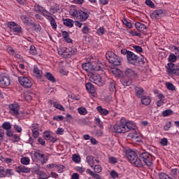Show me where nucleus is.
I'll return each instance as SVG.
<instances>
[{"mask_svg":"<svg viewBox=\"0 0 179 179\" xmlns=\"http://www.w3.org/2000/svg\"><path fill=\"white\" fill-rule=\"evenodd\" d=\"M126 157L135 167H143V164L139 157H138V151L136 152L131 149L126 150Z\"/></svg>","mask_w":179,"mask_h":179,"instance_id":"f257e3e1","label":"nucleus"},{"mask_svg":"<svg viewBox=\"0 0 179 179\" xmlns=\"http://www.w3.org/2000/svg\"><path fill=\"white\" fill-rule=\"evenodd\" d=\"M70 15L73 16V17H76L77 20H80V22H86L90 16L89 13L76 8L70 10Z\"/></svg>","mask_w":179,"mask_h":179,"instance_id":"f03ea898","label":"nucleus"},{"mask_svg":"<svg viewBox=\"0 0 179 179\" xmlns=\"http://www.w3.org/2000/svg\"><path fill=\"white\" fill-rule=\"evenodd\" d=\"M137 155H138L140 159L148 167H150V166L153 164V156H152L150 153L146 152L145 150H137Z\"/></svg>","mask_w":179,"mask_h":179,"instance_id":"7ed1b4c3","label":"nucleus"},{"mask_svg":"<svg viewBox=\"0 0 179 179\" xmlns=\"http://www.w3.org/2000/svg\"><path fill=\"white\" fill-rule=\"evenodd\" d=\"M9 113L11 115L17 117L19 120H23L24 118V113L23 112H19L20 106L17 103H11L8 106Z\"/></svg>","mask_w":179,"mask_h":179,"instance_id":"20e7f679","label":"nucleus"},{"mask_svg":"<svg viewBox=\"0 0 179 179\" xmlns=\"http://www.w3.org/2000/svg\"><path fill=\"white\" fill-rule=\"evenodd\" d=\"M106 59L110 62V64H113V65H115V66H118L119 65H121V60L120 59V57L117 56L114 52L113 51H108L106 52Z\"/></svg>","mask_w":179,"mask_h":179,"instance_id":"39448f33","label":"nucleus"},{"mask_svg":"<svg viewBox=\"0 0 179 179\" xmlns=\"http://www.w3.org/2000/svg\"><path fill=\"white\" fill-rule=\"evenodd\" d=\"M18 82L20 85L26 87L27 89H30L31 86H33V83H31V80L29 79V78L26 76H21L18 78Z\"/></svg>","mask_w":179,"mask_h":179,"instance_id":"423d86ee","label":"nucleus"},{"mask_svg":"<svg viewBox=\"0 0 179 179\" xmlns=\"http://www.w3.org/2000/svg\"><path fill=\"white\" fill-rule=\"evenodd\" d=\"M124 124V120H120V123L113 126V132H115V134H125V126Z\"/></svg>","mask_w":179,"mask_h":179,"instance_id":"0eeeda50","label":"nucleus"},{"mask_svg":"<svg viewBox=\"0 0 179 179\" xmlns=\"http://www.w3.org/2000/svg\"><path fill=\"white\" fill-rule=\"evenodd\" d=\"M7 26L8 27H9L10 30H12V31H14L15 33H17L18 34H22V27L16 24V22H8Z\"/></svg>","mask_w":179,"mask_h":179,"instance_id":"6e6552de","label":"nucleus"},{"mask_svg":"<svg viewBox=\"0 0 179 179\" xmlns=\"http://www.w3.org/2000/svg\"><path fill=\"white\" fill-rule=\"evenodd\" d=\"M90 80L98 86H103V80L99 74H92L90 77Z\"/></svg>","mask_w":179,"mask_h":179,"instance_id":"1a4fd4ad","label":"nucleus"},{"mask_svg":"<svg viewBox=\"0 0 179 179\" xmlns=\"http://www.w3.org/2000/svg\"><path fill=\"white\" fill-rule=\"evenodd\" d=\"M167 12L166 10L164 9H158L152 11V13L150 15L151 19L156 20V19H158L162 15H166Z\"/></svg>","mask_w":179,"mask_h":179,"instance_id":"9d476101","label":"nucleus"},{"mask_svg":"<svg viewBox=\"0 0 179 179\" xmlns=\"http://www.w3.org/2000/svg\"><path fill=\"white\" fill-rule=\"evenodd\" d=\"M138 55H135L131 51H128L127 59L129 64H131V65H135V63L136 62V61H138Z\"/></svg>","mask_w":179,"mask_h":179,"instance_id":"9b49d317","label":"nucleus"},{"mask_svg":"<svg viewBox=\"0 0 179 179\" xmlns=\"http://www.w3.org/2000/svg\"><path fill=\"white\" fill-rule=\"evenodd\" d=\"M0 85L3 87L9 86L10 85V78H9V76H6L5 74H1Z\"/></svg>","mask_w":179,"mask_h":179,"instance_id":"f8f14e48","label":"nucleus"},{"mask_svg":"<svg viewBox=\"0 0 179 179\" xmlns=\"http://www.w3.org/2000/svg\"><path fill=\"white\" fill-rule=\"evenodd\" d=\"M108 87L110 93H116L117 92V83L113 79L109 78L108 80Z\"/></svg>","mask_w":179,"mask_h":179,"instance_id":"ddd939ff","label":"nucleus"},{"mask_svg":"<svg viewBox=\"0 0 179 179\" xmlns=\"http://www.w3.org/2000/svg\"><path fill=\"white\" fill-rule=\"evenodd\" d=\"M124 125L125 127V132L136 131V126L132 122H124Z\"/></svg>","mask_w":179,"mask_h":179,"instance_id":"4468645a","label":"nucleus"},{"mask_svg":"<svg viewBox=\"0 0 179 179\" xmlns=\"http://www.w3.org/2000/svg\"><path fill=\"white\" fill-rule=\"evenodd\" d=\"M62 52L65 53L66 55H69V57H72V55H75V54L78 52V49L76 48L72 49L71 48H64L62 50Z\"/></svg>","mask_w":179,"mask_h":179,"instance_id":"2eb2a0df","label":"nucleus"},{"mask_svg":"<svg viewBox=\"0 0 179 179\" xmlns=\"http://www.w3.org/2000/svg\"><path fill=\"white\" fill-rule=\"evenodd\" d=\"M135 94L139 99H142L145 96V90L141 86H136L135 87Z\"/></svg>","mask_w":179,"mask_h":179,"instance_id":"dca6fc26","label":"nucleus"},{"mask_svg":"<svg viewBox=\"0 0 179 179\" xmlns=\"http://www.w3.org/2000/svg\"><path fill=\"white\" fill-rule=\"evenodd\" d=\"M82 68L86 72H92L94 69V65L90 62H87L82 64Z\"/></svg>","mask_w":179,"mask_h":179,"instance_id":"f3484780","label":"nucleus"},{"mask_svg":"<svg viewBox=\"0 0 179 179\" xmlns=\"http://www.w3.org/2000/svg\"><path fill=\"white\" fill-rule=\"evenodd\" d=\"M7 52H8V54L12 55L13 57H15V58H18L19 59L22 58V56L19 53H17L16 50H13V48L12 47H8L7 48Z\"/></svg>","mask_w":179,"mask_h":179,"instance_id":"a211bd4d","label":"nucleus"},{"mask_svg":"<svg viewBox=\"0 0 179 179\" xmlns=\"http://www.w3.org/2000/svg\"><path fill=\"white\" fill-rule=\"evenodd\" d=\"M30 170V168H27L24 165H21L17 167L16 171L17 173H19V174H20V173H29Z\"/></svg>","mask_w":179,"mask_h":179,"instance_id":"6ab92c4d","label":"nucleus"},{"mask_svg":"<svg viewBox=\"0 0 179 179\" xmlns=\"http://www.w3.org/2000/svg\"><path fill=\"white\" fill-rule=\"evenodd\" d=\"M132 82V79L131 78H126L124 77L120 78V83L123 86H131Z\"/></svg>","mask_w":179,"mask_h":179,"instance_id":"aec40b11","label":"nucleus"},{"mask_svg":"<svg viewBox=\"0 0 179 179\" xmlns=\"http://www.w3.org/2000/svg\"><path fill=\"white\" fill-rule=\"evenodd\" d=\"M85 87L88 92V93H90L91 94H93V93L96 92V88H94V85L92 84V83H87L85 85Z\"/></svg>","mask_w":179,"mask_h":179,"instance_id":"412c9836","label":"nucleus"},{"mask_svg":"<svg viewBox=\"0 0 179 179\" xmlns=\"http://www.w3.org/2000/svg\"><path fill=\"white\" fill-rule=\"evenodd\" d=\"M141 99V103L142 104H144V106H149L150 103H152V99H150V96H143Z\"/></svg>","mask_w":179,"mask_h":179,"instance_id":"4be33fe9","label":"nucleus"},{"mask_svg":"<svg viewBox=\"0 0 179 179\" xmlns=\"http://www.w3.org/2000/svg\"><path fill=\"white\" fill-rule=\"evenodd\" d=\"M125 75L128 78H136V73H135V71L131 69H127L125 71Z\"/></svg>","mask_w":179,"mask_h":179,"instance_id":"5701e85b","label":"nucleus"},{"mask_svg":"<svg viewBox=\"0 0 179 179\" xmlns=\"http://www.w3.org/2000/svg\"><path fill=\"white\" fill-rule=\"evenodd\" d=\"M34 73L35 76L38 78V79H41L43 71H40V69H38V67H37V66H34Z\"/></svg>","mask_w":179,"mask_h":179,"instance_id":"b1692460","label":"nucleus"},{"mask_svg":"<svg viewBox=\"0 0 179 179\" xmlns=\"http://www.w3.org/2000/svg\"><path fill=\"white\" fill-rule=\"evenodd\" d=\"M135 26L136 29H137L138 31H143V30H146V25L141 22H136Z\"/></svg>","mask_w":179,"mask_h":179,"instance_id":"393cba45","label":"nucleus"},{"mask_svg":"<svg viewBox=\"0 0 179 179\" xmlns=\"http://www.w3.org/2000/svg\"><path fill=\"white\" fill-rule=\"evenodd\" d=\"M63 24L67 27H73V21L71 19H64Z\"/></svg>","mask_w":179,"mask_h":179,"instance_id":"a878e982","label":"nucleus"},{"mask_svg":"<svg viewBox=\"0 0 179 179\" xmlns=\"http://www.w3.org/2000/svg\"><path fill=\"white\" fill-rule=\"evenodd\" d=\"M87 174H89L90 176H91V177H92L93 178H96V179H102L101 177H100V175L97 174V173H94L92 170L90 169H87L86 171Z\"/></svg>","mask_w":179,"mask_h":179,"instance_id":"bb28decb","label":"nucleus"},{"mask_svg":"<svg viewBox=\"0 0 179 179\" xmlns=\"http://www.w3.org/2000/svg\"><path fill=\"white\" fill-rule=\"evenodd\" d=\"M45 77L46 78V79H48V80H50V82H52V83H55V82H57L52 73L50 72L46 73Z\"/></svg>","mask_w":179,"mask_h":179,"instance_id":"cd10ccee","label":"nucleus"},{"mask_svg":"<svg viewBox=\"0 0 179 179\" xmlns=\"http://www.w3.org/2000/svg\"><path fill=\"white\" fill-rule=\"evenodd\" d=\"M96 110L100 113V114H101V115H108V110L107 109L103 108L101 106H97Z\"/></svg>","mask_w":179,"mask_h":179,"instance_id":"c85d7f7f","label":"nucleus"},{"mask_svg":"<svg viewBox=\"0 0 179 179\" xmlns=\"http://www.w3.org/2000/svg\"><path fill=\"white\" fill-rule=\"evenodd\" d=\"M128 138H130V139H138L139 138V136H138V134H136V130H133L131 131L129 134H128Z\"/></svg>","mask_w":179,"mask_h":179,"instance_id":"c756f323","label":"nucleus"},{"mask_svg":"<svg viewBox=\"0 0 179 179\" xmlns=\"http://www.w3.org/2000/svg\"><path fill=\"white\" fill-rule=\"evenodd\" d=\"M168 73H173L176 68H174V64L169 63L166 66Z\"/></svg>","mask_w":179,"mask_h":179,"instance_id":"7c9ffc66","label":"nucleus"},{"mask_svg":"<svg viewBox=\"0 0 179 179\" xmlns=\"http://www.w3.org/2000/svg\"><path fill=\"white\" fill-rule=\"evenodd\" d=\"M86 160L89 166H90V167H93V165L94 164V157L92 155L87 156Z\"/></svg>","mask_w":179,"mask_h":179,"instance_id":"2f4dec72","label":"nucleus"},{"mask_svg":"<svg viewBox=\"0 0 179 179\" xmlns=\"http://www.w3.org/2000/svg\"><path fill=\"white\" fill-rule=\"evenodd\" d=\"M31 26L32 27V29L34 30V31H40V30H41V26L39 24L31 22Z\"/></svg>","mask_w":179,"mask_h":179,"instance_id":"473e14b6","label":"nucleus"},{"mask_svg":"<svg viewBox=\"0 0 179 179\" xmlns=\"http://www.w3.org/2000/svg\"><path fill=\"white\" fill-rule=\"evenodd\" d=\"M3 129H6V131H9L12 129V124L9 122H5L2 124Z\"/></svg>","mask_w":179,"mask_h":179,"instance_id":"72a5a7b5","label":"nucleus"},{"mask_svg":"<svg viewBox=\"0 0 179 179\" xmlns=\"http://www.w3.org/2000/svg\"><path fill=\"white\" fill-rule=\"evenodd\" d=\"M34 10L36 12H39L42 15H43V13H44V12H45V8H44L43 6H41L40 5L35 6Z\"/></svg>","mask_w":179,"mask_h":179,"instance_id":"f704fd0d","label":"nucleus"},{"mask_svg":"<svg viewBox=\"0 0 179 179\" xmlns=\"http://www.w3.org/2000/svg\"><path fill=\"white\" fill-rule=\"evenodd\" d=\"M72 160L74 162V163H80L81 158L80 156L78 154H73L72 155Z\"/></svg>","mask_w":179,"mask_h":179,"instance_id":"c9c22d12","label":"nucleus"},{"mask_svg":"<svg viewBox=\"0 0 179 179\" xmlns=\"http://www.w3.org/2000/svg\"><path fill=\"white\" fill-rule=\"evenodd\" d=\"M165 85L168 90H171L172 92L176 90V86H174L171 83L166 82Z\"/></svg>","mask_w":179,"mask_h":179,"instance_id":"e433bc0d","label":"nucleus"},{"mask_svg":"<svg viewBox=\"0 0 179 179\" xmlns=\"http://www.w3.org/2000/svg\"><path fill=\"white\" fill-rule=\"evenodd\" d=\"M48 20L50 22L52 29H57V22H55V19H54V17H52V18H50Z\"/></svg>","mask_w":179,"mask_h":179,"instance_id":"4c0bfd02","label":"nucleus"},{"mask_svg":"<svg viewBox=\"0 0 179 179\" xmlns=\"http://www.w3.org/2000/svg\"><path fill=\"white\" fill-rule=\"evenodd\" d=\"M52 104L55 108L60 110V111H65V108H64V106H62V105L59 104V103L53 102Z\"/></svg>","mask_w":179,"mask_h":179,"instance_id":"58836bf2","label":"nucleus"},{"mask_svg":"<svg viewBox=\"0 0 179 179\" xmlns=\"http://www.w3.org/2000/svg\"><path fill=\"white\" fill-rule=\"evenodd\" d=\"M36 174H38V176H39L38 178H45L48 177L47 173H45L43 171H36Z\"/></svg>","mask_w":179,"mask_h":179,"instance_id":"ea45409f","label":"nucleus"},{"mask_svg":"<svg viewBox=\"0 0 179 179\" xmlns=\"http://www.w3.org/2000/svg\"><path fill=\"white\" fill-rule=\"evenodd\" d=\"M78 112L81 115H86V114H87V110H86L85 108H83V107L78 108Z\"/></svg>","mask_w":179,"mask_h":179,"instance_id":"a19ab883","label":"nucleus"},{"mask_svg":"<svg viewBox=\"0 0 179 179\" xmlns=\"http://www.w3.org/2000/svg\"><path fill=\"white\" fill-rule=\"evenodd\" d=\"M112 73L115 75V76H116V78H117L118 76H121V70L118 69H113L111 71Z\"/></svg>","mask_w":179,"mask_h":179,"instance_id":"79ce46f5","label":"nucleus"},{"mask_svg":"<svg viewBox=\"0 0 179 179\" xmlns=\"http://www.w3.org/2000/svg\"><path fill=\"white\" fill-rule=\"evenodd\" d=\"M171 114H173L171 109H167L162 112L163 117H169V115H171Z\"/></svg>","mask_w":179,"mask_h":179,"instance_id":"37998d69","label":"nucleus"},{"mask_svg":"<svg viewBox=\"0 0 179 179\" xmlns=\"http://www.w3.org/2000/svg\"><path fill=\"white\" fill-rule=\"evenodd\" d=\"M6 177V169L3 166H0V178Z\"/></svg>","mask_w":179,"mask_h":179,"instance_id":"c03bdc74","label":"nucleus"},{"mask_svg":"<svg viewBox=\"0 0 179 179\" xmlns=\"http://www.w3.org/2000/svg\"><path fill=\"white\" fill-rule=\"evenodd\" d=\"M42 15L48 20H49V19H51L52 17V16H51V13L48 12L47 10H45V11H44Z\"/></svg>","mask_w":179,"mask_h":179,"instance_id":"a18cd8bd","label":"nucleus"},{"mask_svg":"<svg viewBox=\"0 0 179 179\" xmlns=\"http://www.w3.org/2000/svg\"><path fill=\"white\" fill-rule=\"evenodd\" d=\"M179 171L177 169H173L171 170V176H173L174 178H176L177 176H178Z\"/></svg>","mask_w":179,"mask_h":179,"instance_id":"49530a36","label":"nucleus"},{"mask_svg":"<svg viewBox=\"0 0 179 179\" xmlns=\"http://www.w3.org/2000/svg\"><path fill=\"white\" fill-rule=\"evenodd\" d=\"M169 62H176L177 61V56L174 54H171L169 57Z\"/></svg>","mask_w":179,"mask_h":179,"instance_id":"de8ad7c7","label":"nucleus"},{"mask_svg":"<svg viewBox=\"0 0 179 179\" xmlns=\"http://www.w3.org/2000/svg\"><path fill=\"white\" fill-rule=\"evenodd\" d=\"M21 163L22 164H25V165H27V164H30V159H29V157H22L21 159Z\"/></svg>","mask_w":179,"mask_h":179,"instance_id":"09e8293b","label":"nucleus"},{"mask_svg":"<svg viewBox=\"0 0 179 179\" xmlns=\"http://www.w3.org/2000/svg\"><path fill=\"white\" fill-rule=\"evenodd\" d=\"M94 169V173H101V165H95L92 167Z\"/></svg>","mask_w":179,"mask_h":179,"instance_id":"8fccbe9b","label":"nucleus"},{"mask_svg":"<svg viewBox=\"0 0 179 179\" xmlns=\"http://www.w3.org/2000/svg\"><path fill=\"white\" fill-rule=\"evenodd\" d=\"M29 52L31 54V55H36V54H37V50H36V47L34 45L30 46Z\"/></svg>","mask_w":179,"mask_h":179,"instance_id":"3c124183","label":"nucleus"},{"mask_svg":"<svg viewBox=\"0 0 179 179\" xmlns=\"http://www.w3.org/2000/svg\"><path fill=\"white\" fill-rule=\"evenodd\" d=\"M108 162L110 163V164H115L117 163V160L115 157H110L108 158Z\"/></svg>","mask_w":179,"mask_h":179,"instance_id":"603ef678","label":"nucleus"},{"mask_svg":"<svg viewBox=\"0 0 179 179\" xmlns=\"http://www.w3.org/2000/svg\"><path fill=\"white\" fill-rule=\"evenodd\" d=\"M31 128V131H38L40 128V124H38V123H34L32 124Z\"/></svg>","mask_w":179,"mask_h":179,"instance_id":"864d4df0","label":"nucleus"},{"mask_svg":"<svg viewBox=\"0 0 179 179\" xmlns=\"http://www.w3.org/2000/svg\"><path fill=\"white\" fill-rule=\"evenodd\" d=\"M95 121H96V125H98V127H99V128H101V129H103V122H101L100 118H99V117L96 118Z\"/></svg>","mask_w":179,"mask_h":179,"instance_id":"5fc2aeb1","label":"nucleus"},{"mask_svg":"<svg viewBox=\"0 0 179 179\" xmlns=\"http://www.w3.org/2000/svg\"><path fill=\"white\" fill-rule=\"evenodd\" d=\"M31 131L33 138L37 139V138H38V136L40 135V132H38V130H31Z\"/></svg>","mask_w":179,"mask_h":179,"instance_id":"6e6d98bb","label":"nucleus"},{"mask_svg":"<svg viewBox=\"0 0 179 179\" xmlns=\"http://www.w3.org/2000/svg\"><path fill=\"white\" fill-rule=\"evenodd\" d=\"M12 138L13 139V142L15 143L16 142H20V136H17V134H14L12 136Z\"/></svg>","mask_w":179,"mask_h":179,"instance_id":"4d7b16f0","label":"nucleus"},{"mask_svg":"<svg viewBox=\"0 0 179 179\" xmlns=\"http://www.w3.org/2000/svg\"><path fill=\"white\" fill-rule=\"evenodd\" d=\"M50 137H51V134H50V131H45L43 133V138L44 139H45V141H48Z\"/></svg>","mask_w":179,"mask_h":179,"instance_id":"13d9d810","label":"nucleus"},{"mask_svg":"<svg viewBox=\"0 0 179 179\" xmlns=\"http://www.w3.org/2000/svg\"><path fill=\"white\" fill-rule=\"evenodd\" d=\"M145 4L150 6V8H155V3L152 0H145Z\"/></svg>","mask_w":179,"mask_h":179,"instance_id":"bf43d9fd","label":"nucleus"},{"mask_svg":"<svg viewBox=\"0 0 179 179\" xmlns=\"http://www.w3.org/2000/svg\"><path fill=\"white\" fill-rule=\"evenodd\" d=\"M160 143L162 146H167V145L169 144V141L167 140V138H164L161 140Z\"/></svg>","mask_w":179,"mask_h":179,"instance_id":"052dcab7","label":"nucleus"},{"mask_svg":"<svg viewBox=\"0 0 179 179\" xmlns=\"http://www.w3.org/2000/svg\"><path fill=\"white\" fill-rule=\"evenodd\" d=\"M34 157L36 158V159H41V158H44V154H41L38 152H34Z\"/></svg>","mask_w":179,"mask_h":179,"instance_id":"680f3d73","label":"nucleus"},{"mask_svg":"<svg viewBox=\"0 0 179 179\" xmlns=\"http://www.w3.org/2000/svg\"><path fill=\"white\" fill-rule=\"evenodd\" d=\"M82 32L83 34H89V33H90V28L88 27H84L82 29Z\"/></svg>","mask_w":179,"mask_h":179,"instance_id":"e2e57ef3","label":"nucleus"},{"mask_svg":"<svg viewBox=\"0 0 179 179\" xmlns=\"http://www.w3.org/2000/svg\"><path fill=\"white\" fill-rule=\"evenodd\" d=\"M171 128V122H168L166 123V124L164 126V131H169Z\"/></svg>","mask_w":179,"mask_h":179,"instance_id":"0e129e2a","label":"nucleus"},{"mask_svg":"<svg viewBox=\"0 0 179 179\" xmlns=\"http://www.w3.org/2000/svg\"><path fill=\"white\" fill-rule=\"evenodd\" d=\"M133 48H134L135 51H136V52H142L143 51V50L142 49V47L138 46V45H134Z\"/></svg>","mask_w":179,"mask_h":179,"instance_id":"69168bd1","label":"nucleus"},{"mask_svg":"<svg viewBox=\"0 0 179 179\" xmlns=\"http://www.w3.org/2000/svg\"><path fill=\"white\" fill-rule=\"evenodd\" d=\"M13 170L7 169H6V176H14Z\"/></svg>","mask_w":179,"mask_h":179,"instance_id":"338daca9","label":"nucleus"},{"mask_svg":"<svg viewBox=\"0 0 179 179\" xmlns=\"http://www.w3.org/2000/svg\"><path fill=\"white\" fill-rule=\"evenodd\" d=\"M13 128H14V129H15L16 131L18 132V134H20V132H22V127L17 124H15Z\"/></svg>","mask_w":179,"mask_h":179,"instance_id":"774afa93","label":"nucleus"}]
</instances>
